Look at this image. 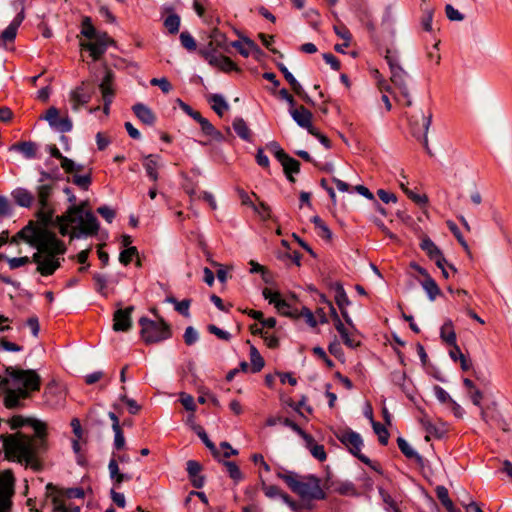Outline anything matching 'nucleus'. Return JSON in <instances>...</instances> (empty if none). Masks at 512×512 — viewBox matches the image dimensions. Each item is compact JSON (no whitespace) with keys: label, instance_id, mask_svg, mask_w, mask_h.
<instances>
[{"label":"nucleus","instance_id":"nucleus-47","mask_svg":"<svg viewBox=\"0 0 512 512\" xmlns=\"http://www.w3.org/2000/svg\"><path fill=\"white\" fill-rule=\"evenodd\" d=\"M40 177L38 179V183H45L46 181L56 182L62 179V176L57 167L50 169L49 171L41 169L39 171Z\"/></svg>","mask_w":512,"mask_h":512},{"label":"nucleus","instance_id":"nucleus-43","mask_svg":"<svg viewBox=\"0 0 512 512\" xmlns=\"http://www.w3.org/2000/svg\"><path fill=\"white\" fill-rule=\"evenodd\" d=\"M180 17L176 13L169 14L164 20V27L170 34H177L180 28Z\"/></svg>","mask_w":512,"mask_h":512},{"label":"nucleus","instance_id":"nucleus-62","mask_svg":"<svg viewBox=\"0 0 512 512\" xmlns=\"http://www.w3.org/2000/svg\"><path fill=\"white\" fill-rule=\"evenodd\" d=\"M183 338H184V342H185V344H186V345H188V346H191V345L195 344V343L198 341L199 334H198V332L194 329V327H192V326H188V327L185 329V332H184Z\"/></svg>","mask_w":512,"mask_h":512},{"label":"nucleus","instance_id":"nucleus-34","mask_svg":"<svg viewBox=\"0 0 512 512\" xmlns=\"http://www.w3.org/2000/svg\"><path fill=\"white\" fill-rule=\"evenodd\" d=\"M440 337L447 345H455L457 342L456 333L451 320L446 321L440 330Z\"/></svg>","mask_w":512,"mask_h":512},{"label":"nucleus","instance_id":"nucleus-57","mask_svg":"<svg viewBox=\"0 0 512 512\" xmlns=\"http://www.w3.org/2000/svg\"><path fill=\"white\" fill-rule=\"evenodd\" d=\"M336 491L346 496H356L358 494L355 485L350 481L341 482L336 488Z\"/></svg>","mask_w":512,"mask_h":512},{"label":"nucleus","instance_id":"nucleus-54","mask_svg":"<svg viewBox=\"0 0 512 512\" xmlns=\"http://www.w3.org/2000/svg\"><path fill=\"white\" fill-rule=\"evenodd\" d=\"M180 42L181 45L188 51H195L197 48V43L194 37L188 32L183 31L180 34Z\"/></svg>","mask_w":512,"mask_h":512},{"label":"nucleus","instance_id":"nucleus-41","mask_svg":"<svg viewBox=\"0 0 512 512\" xmlns=\"http://www.w3.org/2000/svg\"><path fill=\"white\" fill-rule=\"evenodd\" d=\"M250 362H251V371L253 373L260 372L264 365V358L261 356L260 352L255 346L250 347Z\"/></svg>","mask_w":512,"mask_h":512},{"label":"nucleus","instance_id":"nucleus-56","mask_svg":"<svg viewBox=\"0 0 512 512\" xmlns=\"http://www.w3.org/2000/svg\"><path fill=\"white\" fill-rule=\"evenodd\" d=\"M260 482H261V489L264 492L266 497L273 499V498L280 496L282 490L278 486L268 485L265 482V480H263L262 478H260Z\"/></svg>","mask_w":512,"mask_h":512},{"label":"nucleus","instance_id":"nucleus-51","mask_svg":"<svg viewBox=\"0 0 512 512\" xmlns=\"http://www.w3.org/2000/svg\"><path fill=\"white\" fill-rule=\"evenodd\" d=\"M435 492L437 498L446 509L452 508L453 502L450 499L448 489L445 486H437Z\"/></svg>","mask_w":512,"mask_h":512},{"label":"nucleus","instance_id":"nucleus-26","mask_svg":"<svg viewBox=\"0 0 512 512\" xmlns=\"http://www.w3.org/2000/svg\"><path fill=\"white\" fill-rule=\"evenodd\" d=\"M210 38L211 40L206 48L216 50L214 48L215 45L217 48L223 50L224 52H230V43L228 42L226 35L219 29H214L210 34Z\"/></svg>","mask_w":512,"mask_h":512},{"label":"nucleus","instance_id":"nucleus-44","mask_svg":"<svg viewBox=\"0 0 512 512\" xmlns=\"http://www.w3.org/2000/svg\"><path fill=\"white\" fill-rule=\"evenodd\" d=\"M372 427L375 434L378 436L379 443L383 446H386L390 436L388 429L377 421H372Z\"/></svg>","mask_w":512,"mask_h":512},{"label":"nucleus","instance_id":"nucleus-4","mask_svg":"<svg viewBox=\"0 0 512 512\" xmlns=\"http://www.w3.org/2000/svg\"><path fill=\"white\" fill-rule=\"evenodd\" d=\"M276 477L285 482L288 488L302 500H324L325 491L321 488V480L314 474L299 475L295 471L279 467Z\"/></svg>","mask_w":512,"mask_h":512},{"label":"nucleus","instance_id":"nucleus-18","mask_svg":"<svg viewBox=\"0 0 512 512\" xmlns=\"http://www.w3.org/2000/svg\"><path fill=\"white\" fill-rule=\"evenodd\" d=\"M292 119L302 128H305L308 133L314 128L312 125L313 114L304 106H299L297 109L290 111Z\"/></svg>","mask_w":512,"mask_h":512},{"label":"nucleus","instance_id":"nucleus-36","mask_svg":"<svg viewBox=\"0 0 512 512\" xmlns=\"http://www.w3.org/2000/svg\"><path fill=\"white\" fill-rule=\"evenodd\" d=\"M208 102L211 104L213 111L219 116H222L224 112L229 109L228 103L220 94H212L209 97Z\"/></svg>","mask_w":512,"mask_h":512},{"label":"nucleus","instance_id":"nucleus-21","mask_svg":"<svg viewBox=\"0 0 512 512\" xmlns=\"http://www.w3.org/2000/svg\"><path fill=\"white\" fill-rule=\"evenodd\" d=\"M46 490L48 492V495L52 498V504H53V512H61L66 510V505L64 503V493L63 489L58 488L57 486L53 485L52 483H48L46 485Z\"/></svg>","mask_w":512,"mask_h":512},{"label":"nucleus","instance_id":"nucleus-46","mask_svg":"<svg viewBox=\"0 0 512 512\" xmlns=\"http://www.w3.org/2000/svg\"><path fill=\"white\" fill-rule=\"evenodd\" d=\"M280 423L286 427L292 429L295 433H297L304 441H311V434H308L304 431L296 422L291 420L290 418H283L280 420Z\"/></svg>","mask_w":512,"mask_h":512},{"label":"nucleus","instance_id":"nucleus-39","mask_svg":"<svg viewBox=\"0 0 512 512\" xmlns=\"http://www.w3.org/2000/svg\"><path fill=\"white\" fill-rule=\"evenodd\" d=\"M275 308L277 312L282 316L298 319L299 310L284 299H281L280 302H277Z\"/></svg>","mask_w":512,"mask_h":512},{"label":"nucleus","instance_id":"nucleus-31","mask_svg":"<svg viewBox=\"0 0 512 512\" xmlns=\"http://www.w3.org/2000/svg\"><path fill=\"white\" fill-rule=\"evenodd\" d=\"M397 445H398V448L400 449V451L402 452V454L408 458V459H413L416 461V463L418 464H422L423 462V457L417 453L410 445L409 443L402 437H398L397 438Z\"/></svg>","mask_w":512,"mask_h":512},{"label":"nucleus","instance_id":"nucleus-59","mask_svg":"<svg viewBox=\"0 0 512 512\" xmlns=\"http://www.w3.org/2000/svg\"><path fill=\"white\" fill-rule=\"evenodd\" d=\"M114 432V441L113 448L117 451L123 450L126 447V440L124 437V432L122 428L113 430Z\"/></svg>","mask_w":512,"mask_h":512},{"label":"nucleus","instance_id":"nucleus-8","mask_svg":"<svg viewBox=\"0 0 512 512\" xmlns=\"http://www.w3.org/2000/svg\"><path fill=\"white\" fill-rule=\"evenodd\" d=\"M411 134L416 138L430 154L427 133L432 122V113H419L408 117Z\"/></svg>","mask_w":512,"mask_h":512},{"label":"nucleus","instance_id":"nucleus-23","mask_svg":"<svg viewBox=\"0 0 512 512\" xmlns=\"http://www.w3.org/2000/svg\"><path fill=\"white\" fill-rule=\"evenodd\" d=\"M160 156L157 154H149L144 157L143 167L146 171L147 176L153 182H157L159 179V163Z\"/></svg>","mask_w":512,"mask_h":512},{"label":"nucleus","instance_id":"nucleus-30","mask_svg":"<svg viewBox=\"0 0 512 512\" xmlns=\"http://www.w3.org/2000/svg\"><path fill=\"white\" fill-rule=\"evenodd\" d=\"M53 190V183H39V185L37 186V201L39 207H48L49 198L51 197Z\"/></svg>","mask_w":512,"mask_h":512},{"label":"nucleus","instance_id":"nucleus-7","mask_svg":"<svg viewBox=\"0 0 512 512\" xmlns=\"http://www.w3.org/2000/svg\"><path fill=\"white\" fill-rule=\"evenodd\" d=\"M336 437L344 446L347 447L349 452L357 457L362 463L368 465L377 472H381L373 465L372 461L366 455L361 453L363 440L359 433L351 429H347L336 434Z\"/></svg>","mask_w":512,"mask_h":512},{"label":"nucleus","instance_id":"nucleus-2","mask_svg":"<svg viewBox=\"0 0 512 512\" xmlns=\"http://www.w3.org/2000/svg\"><path fill=\"white\" fill-rule=\"evenodd\" d=\"M86 202L79 205H70L67 210L55 218L54 209L48 207H39L36 217L38 227H57L60 235L69 236L71 240L81 237L94 236L99 231V222L91 211H85Z\"/></svg>","mask_w":512,"mask_h":512},{"label":"nucleus","instance_id":"nucleus-29","mask_svg":"<svg viewBox=\"0 0 512 512\" xmlns=\"http://www.w3.org/2000/svg\"><path fill=\"white\" fill-rule=\"evenodd\" d=\"M82 47L90 52V56L94 61H97L106 52L107 43L101 39H96L94 42L83 43Z\"/></svg>","mask_w":512,"mask_h":512},{"label":"nucleus","instance_id":"nucleus-49","mask_svg":"<svg viewBox=\"0 0 512 512\" xmlns=\"http://www.w3.org/2000/svg\"><path fill=\"white\" fill-rule=\"evenodd\" d=\"M447 226H448L449 230L451 231V233L455 236V238L457 239L459 244L464 248V250L468 254H470L469 245L466 242V240L464 239V237H463L460 229L458 228V226L453 221H451V220L447 221Z\"/></svg>","mask_w":512,"mask_h":512},{"label":"nucleus","instance_id":"nucleus-50","mask_svg":"<svg viewBox=\"0 0 512 512\" xmlns=\"http://www.w3.org/2000/svg\"><path fill=\"white\" fill-rule=\"evenodd\" d=\"M93 280L95 282L96 291L103 297H108L106 276L100 273H95L93 275Z\"/></svg>","mask_w":512,"mask_h":512},{"label":"nucleus","instance_id":"nucleus-55","mask_svg":"<svg viewBox=\"0 0 512 512\" xmlns=\"http://www.w3.org/2000/svg\"><path fill=\"white\" fill-rule=\"evenodd\" d=\"M72 182L80 189L87 191L92 183V177L90 173L85 175H73Z\"/></svg>","mask_w":512,"mask_h":512},{"label":"nucleus","instance_id":"nucleus-9","mask_svg":"<svg viewBox=\"0 0 512 512\" xmlns=\"http://www.w3.org/2000/svg\"><path fill=\"white\" fill-rule=\"evenodd\" d=\"M199 54L208 62L210 66L216 67L225 73H229L231 71H240L237 64L231 58L225 55H218L216 50L202 48L199 50Z\"/></svg>","mask_w":512,"mask_h":512},{"label":"nucleus","instance_id":"nucleus-22","mask_svg":"<svg viewBox=\"0 0 512 512\" xmlns=\"http://www.w3.org/2000/svg\"><path fill=\"white\" fill-rule=\"evenodd\" d=\"M38 145L33 141H22L10 146L9 150L20 152L26 159L38 158Z\"/></svg>","mask_w":512,"mask_h":512},{"label":"nucleus","instance_id":"nucleus-10","mask_svg":"<svg viewBox=\"0 0 512 512\" xmlns=\"http://www.w3.org/2000/svg\"><path fill=\"white\" fill-rule=\"evenodd\" d=\"M15 479L12 471L5 470L0 474V512H9L11 496L14 493Z\"/></svg>","mask_w":512,"mask_h":512},{"label":"nucleus","instance_id":"nucleus-63","mask_svg":"<svg viewBox=\"0 0 512 512\" xmlns=\"http://www.w3.org/2000/svg\"><path fill=\"white\" fill-rule=\"evenodd\" d=\"M433 13H434V11L431 8H426L423 12V17L421 19V25H422V28L427 32H430L432 30Z\"/></svg>","mask_w":512,"mask_h":512},{"label":"nucleus","instance_id":"nucleus-53","mask_svg":"<svg viewBox=\"0 0 512 512\" xmlns=\"http://www.w3.org/2000/svg\"><path fill=\"white\" fill-rule=\"evenodd\" d=\"M96 29L92 23V20L90 17H84L82 20V29L81 34L88 38V39H94L96 37Z\"/></svg>","mask_w":512,"mask_h":512},{"label":"nucleus","instance_id":"nucleus-28","mask_svg":"<svg viewBox=\"0 0 512 512\" xmlns=\"http://www.w3.org/2000/svg\"><path fill=\"white\" fill-rule=\"evenodd\" d=\"M108 470L114 485L120 486L123 482L130 481L132 479V475L120 472L119 465L114 456L109 461Z\"/></svg>","mask_w":512,"mask_h":512},{"label":"nucleus","instance_id":"nucleus-42","mask_svg":"<svg viewBox=\"0 0 512 512\" xmlns=\"http://www.w3.org/2000/svg\"><path fill=\"white\" fill-rule=\"evenodd\" d=\"M42 229L43 227H38L32 221H30L25 227H23L20 231L17 232V236L20 237L21 240L29 244V240L33 239L36 233L35 231Z\"/></svg>","mask_w":512,"mask_h":512},{"label":"nucleus","instance_id":"nucleus-3","mask_svg":"<svg viewBox=\"0 0 512 512\" xmlns=\"http://www.w3.org/2000/svg\"><path fill=\"white\" fill-rule=\"evenodd\" d=\"M41 376L34 369L5 367V376L0 377V396L5 408L13 410L24 407L23 401L41 389Z\"/></svg>","mask_w":512,"mask_h":512},{"label":"nucleus","instance_id":"nucleus-32","mask_svg":"<svg viewBox=\"0 0 512 512\" xmlns=\"http://www.w3.org/2000/svg\"><path fill=\"white\" fill-rule=\"evenodd\" d=\"M232 127L235 133L244 141L250 142L252 140L251 130L245 120L241 117H236L233 120Z\"/></svg>","mask_w":512,"mask_h":512},{"label":"nucleus","instance_id":"nucleus-20","mask_svg":"<svg viewBox=\"0 0 512 512\" xmlns=\"http://www.w3.org/2000/svg\"><path fill=\"white\" fill-rule=\"evenodd\" d=\"M56 256L57 255H44V259L42 263H39V266L36 267V271L41 276L45 277L53 275L61 266V263Z\"/></svg>","mask_w":512,"mask_h":512},{"label":"nucleus","instance_id":"nucleus-16","mask_svg":"<svg viewBox=\"0 0 512 512\" xmlns=\"http://www.w3.org/2000/svg\"><path fill=\"white\" fill-rule=\"evenodd\" d=\"M134 306H128L125 309H118L113 315V330L116 332H126L131 328V314Z\"/></svg>","mask_w":512,"mask_h":512},{"label":"nucleus","instance_id":"nucleus-48","mask_svg":"<svg viewBox=\"0 0 512 512\" xmlns=\"http://www.w3.org/2000/svg\"><path fill=\"white\" fill-rule=\"evenodd\" d=\"M167 301L175 305V310L178 313H180L184 317L189 316V308L192 302L191 299H183L181 301H177L174 297H168Z\"/></svg>","mask_w":512,"mask_h":512},{"label":"nucleus","instance_id":"nucleus-60","mask_svg":"<svg viewBox=\"0 0 512 512\" xmlns=\"http://www.w3.org/2000/svg\"><path fill=\"white\" fill-rule=\"evenodd\" d=\"M373 77L377 82V86L381 92H389L391 93V86L388 84L387 80L383 77L378 69L373 70Z\"/></svg>","mask_w":512,"mask_h":512},{"label":"nucleus","instance_id":"nucleus-25","mask_svg":"<svg viewBox=\"0 0 512 512\" xmlns=\"http://www.w3.org/2000/svg\"><path fill=\"white\" fill-rule=\"evenodd\" d=\"M132 110L135 116L146 125H154L156 116L153 111L143 103H136L133 105Z\"/></svg>","mask_w":512,"mask_h":512},{"label":"nucleus","instance_id":"nucleus-35","mask_svg":"<svg viewBox=\"0 0 512 512\" xmlns=\"http://www.w3.org/2000/svg\"><path fill=\"white\" fill-rule=\"evenodd\" d=\"M194 431L196 432V434L198 435V437L202 440V442L205 444V446L210 450V452L212 453L213 457L216 458V459H219L220 457V453L217 449V447L215 446V444L209 439L206 431L204 430V428L200 425H196L193 427Z\"/></svg>","mask_w":512,"mask_h":512},{"label":"nucleus","instance_id":"nucleus-14","mask_svg":"<svg viewBox=\"0 0 512 512\" xmlns=\"http://www.w3.org/2000/svg\"><path fill=\"white\" fill-rule=\"evenodd\" d=\"M20 4V11L12 20V22L0 34V43L6 44L13 42L16 38L17 31L23 20L25 19V2L26 0H18Z\"/></svg>","mask_w":512,"mask_h":512},{"label":"nucleus","instance_id":"nucleus-12","mask_svg":"<svg viewBox=\"0 0 512 512\" xmlns=\"http://www.w3.org/2000/svg\"><path fill=\"white\" fill-rule=\"evenodd\" d=\"M40 119L46 120L52 129L60 133L70 132L73 128L71 119L68 116L60 117L59 110L53 106Z\"/></svg>","mask_w":512,"mask_h":512},{"label":"nucleus","instance_id":"nucleus-38","mask_svg":"<svg viewBox=\"0 0 512 512\" xmlns=\"http://www.w3.org/2000/svg\"><path fill=\"white\" fill-rule=\"evenodd\" d=\"M422 288L427 293V296L430 301H434L437 296L441 295V290L436 283V281L429 277L428 279H423V281L420 282Z\"/></svg>","mask_w":512,"mask_h":512},{"label":"nucleus","instance_id":"nucleus-17","mask_svg":"<svg viewBox=\"0 0 512 512\" xmlns=\"http://www.w3.org/2000/svg\"><path fill=\"white\" fill-rule=\"evenodd\" d=\"M43 398L50 406L59 405L65 398L60 384L52 379L49 381L44 389Z\"/></svg>","mask_w":512,"mask_h":512},{"label":"nucleus","instance_id":"nucleus-40","mask_svg":"<svg viewBox=\"0 0 512 512\" xmlns=\"http://www.w3.org/2000/svg\"><path fill=\"white\" fill-rule=\"evenodd\" d=\"M279 162L285 174H298L300 172V162L289 154L285 155Z\"/></svg>","mask_w":512,"mask_h":512},{"label":"nucleus","instance_id":"nucleus-61","mask_svg":"<svg viewBox=\"0 0 512 512\" xmlns=\"http://www.w3.org/2000/svg\"><path fill=\"white\" fill-rule=\"evenodd\" d=\"M379 495L382 499V501L387 504L391 509H393L395 512H401L392 498V496L382 487L378 488Z\"/></svg>","mask_w":512,"mask_h":512},{"label":"nucleus","instance_id":"nucleus-11","mask_svg":"<svg viewBox=\"0 0 512 512\" xmlns=\"http://www.w3.org/2000/svg\"><path fill=\"white\" fill-rule=\"evenodd\" d=\"M390 73V80L400 90L401 96L404 100V105L410 107L412 105L409 90L410 76L401 66L391 70Z\"/></svg>","mask_w":512,"mask_h":512},{"label":"nucleus","instance_id":"nucleus-45","mask_svg":"<svg viewBox=\"0 0 512 512\" xmlns=\"http://www.w3.org/2000/svg\"><path fill=\"white\" fill-rule=\"evenodd\" d=\"M222 463L226 467L230 478L233 479L235 483H238L243 480V474L238 465L234 461L224 460Z\"/></svg>","mask_w":512,"mask_h":512},{"label":"nucleus","instance_id":"nucleus-52","mask_svg":"<svg viewBox=\"0 0 512 512\" xmlns=\"http://www.w3.org/2000/svg\"><path fill=\"white\" fill-rule=\"evenodd\" d=\"M134 257H138V250L136 247H128L122 250L119 254V262L127 266L131 263Z\"/></svg>","mask_w":512,"mask_h":512},{"label":"nucleus","instance_id":"nucleus-5","mask_svg":"<svg viewBox=\"0 0 512 512\" xmlns=\"http://www.w3.org/2000/svg\"><path fill=\"white\" fill-rule=\"evenodd\" d=\"M33 239L29 240V245L36 248L44 255H63L66 252L64 242L57 238L56 234L50 229L43 227L42 230L35 231Z\"/></svg>","mask_w":512,"mask_h":512},{"label":"nucleus","instance_id":"nucleus-37","mask_svg":"<svg viewBox=\"0 0 512 512\" xmlns=\"http://www.w3.org/2000/svg\"><path fill=\"white\" fill-rule=\"evenodd\" d=\"M306 448L310 451L312 456L319 460L320 462H323L327 458V454L325 451V448L323 445L318 444L315 442L314 437L311 435V441H304Z\"/></svg>","mask_w":512,"mask_h":512},{"label":"nucleus","instance_id":"nucleus-27","mask_svg":"<svg viewBox=\"0 0 512 512\" xmlns=\"http://www.w3.org/2000/svg\"><path fill=\"white\" fill-rule=\"evenodd\" d=\"M14 202L24 208H29L33 204L34 195L26 188L18 187L11 193Z\"/></svg>","mask_w":512,"mask_h":512},{"label":"nucleus","instance_id":"nucleus-1","mask_svg":"<svg viewBox=\"0 0 512 512\" xmlns=\"http://www.w3.org/2000/svg\"><path fill=\"white\" fill-rule=\"evenodd\" d=\"M8 423L12 430L30 426L34 434L27 435L18 431L13 434L1 435L0 439L6 459L40 471L42 457L49 449L47 424L42 420L22 415H14L8 420Z\"/></svg>","mask_w":512,"mask_h":512},{"label":"nucleus","instance_id":"nucleus-58","mask_svg":"<svg viewBox=\"0 0 512 512\" xmlns=\"http://www.w3.org/2000/svg\"><path fill=\"white\" fill-rule=\"evenodd\" d=\"M301 317H303L306 323L312 328H315L318 324L313 312L306 306H303L301 310H299L298 319Z\"/></svg>","mask_w":512,"mask_h":512},{"label":"nucleus","instance_id":"nucleus-24","mask_svg":"<svg viewBox=\"0 0 512 512\" xmlns=\"http://www.w3.org/2000/svg\"><path fill=\"white\" fill-rule=\"evenodd\" d=\"M114 72L110 69H106L105 75L99 84V89L102 94V98H110L114 99L115 89H114Z\"/></svg>","mask_w":512,"mask_h":512},{"label":"nucleus","instance_id":"nucleus-13","mask_svg":"<svg viewBox=\"0 0 512 512\" xmlns=\"http://www.w3.org/2000/svg\"><path fill=\"white\" fill-rule=\"evenodd\" d=\"M329 287L335 292V303L340 310L342 318L348 325L353 326L352 319L347 310L348 306L351 304V301L348 298L343 284L339 281H336L331 283Z\"/></svg>","mask_w":512,"mask_h":512},{"label":"nucleus","instance_id":"nucleus-19","mask_svg":"<svg viewBox=\"0 0 512 512\" xmlns=\"http://www.w3.org/2000/svg\"><path fill=\"white\" fill-rule=\"evenodd\" d=\"M420 248L426 252L430 260L435 262L436 266H441V262H446L441 250L429 237H425L421 240Z\"/></svg>","mask_w":512,"mask_h":512},{"label":"nucleus","instance_id":"nucleus-64","mask_svg":"<svg viewBox=\"0 0 512 512\" xmlns=\"http://www.w3.org/2000/svg\"><path fill=\"white\" fill-rule=\"evenodd\" d=\"M152 86H158L163 93H169L172 90V85L169 80L165 77L153 78L150 80Z\"/></svg>","mask_w":512,"mask_h":512},{"label":"nucleus","instance_id":"nucleus-15","mask_svg":"<svg viewBox=\"0 0 512 512\" xmlns=\"http://www.w3.org/2000/svg\"><path fill=\"white\" fill-rule=\"evenodd\" d=\"M92 90L85 86L82 82L81 85L77 86L70 92L69 100L71 107L74 111L79 110L82 106L88 104L92 98Z\"/></svg>","mask_w":512,"mask_h":512},{"label":"nucleus","instance_id":"nucleus-6","mask_svg":"<svg viewBox=\"0 0 512 512\" xmlns=\"http://www.w3.org/2000/svg\"><path fill=\"white\" fill-rule=\"evenodd\" d=\"M139 324L141 338L146 344L158 343L172 336L170 325L162 318L159 321H154L147 317H141Z\"/></svg>","mask_w":512,"mask_h":512},{"label":"nucleus","instance_id":"nucleus-33","mask_svg":"<svg viewBox=\"0 0 512 512\" xmlns=\"http://www.w3.org/2000/svg\"><path fill=\"white\" fill-rule=\"evenodd\" d=\"M278 69L283 74L286 81L290 84L292 90L298 95L301 96L303 93V88L301 84L297 81V79L293 76V74L288 70V68L283 63L277 64Z\"/></svg>","mask_w":512,"mask_h":512}]
</instances>
